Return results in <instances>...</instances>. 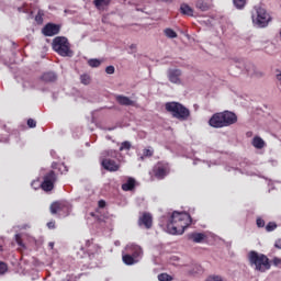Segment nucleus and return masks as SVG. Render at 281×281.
I'll use <instances>...</instances> for the list:
<instances>
[{
    "label": "nucleus",
    "instance_id": "nucleus-43",
    "mask_svg": "<svg viewBox=\"0 0 281 281\" xmlns=\"http://www.w3.org/2000/svg\"><path fill=\"white\" fill-rule=\"evenodd\" d=\"M61 168H67V167H65V165H60V166H59V170H60Z\"/></svg>",
    "mask_w": 281,
    "mask_h": 281
},
{
    "label": "nucleus",
    "instance_id": "nucleus-44",
    "mask_svg": "<svg viewBox=\"0 0 281 281\" xmlns=\"http://www.w3.org/2000/svg\"><path fill=\"white\" fill-rule=\"evenodd\" d=\"M131 48H132V49L135 48V45H132Z\"/></svg>",
    "mask_w": 281,
    "mask_h": 281
},
{
    "label": "nucleus",
    "instance_id": "nucleus-9",
    "mask_svg": "<svg viewBox=\"0 0 281 281\" xmlns=\"http://www.w3.org/2000/svg\"><path fill=\"white\" fill-rule=\"evenodd\" d=\"M56 181H58V176L56 175V171H47L44 175L43 181L41 183L42 190H44V192H52V190H54V183H56Z\"/></svg>",
    "mask_w": 281,
    "mask_h": 281
},
{
    "label": "nucleus",
    "instance_id": "nucleus-41",
    "mask_svg": "<svg viewBox=\"0 0 281 281\" xmlns=\"http://www.w3.org/2000/svg\"><path fill=\"white\" fill-rule=\"evenodd\" d=\"M48 247H50V249H54V241H50V243L48 244Z\"/></svg>",
    "mask_w": 281,
    "mask_h": 281
},
{
    "label": "nucleus",
    "instance_id": "nucleus-8",
    "mask_svg": "<svg viewBox=\"0 0 281 281\" xmlns=\"http://www.w3.org/2000/svg\"><path fill=\"white\" fill-rule=\"evenodd\" d=\"M126 250L128 251V254H125L122 256V260L124 265H127V266L135 265V262H137V258L142 256V247L137 245H132V246H128Z\"/></svg>",
    "mask_w": 281,
    "mask_h": 281
},
{
    "label": "nucleus",
    "instance_id": "nucleus-3",
    "mask_svg": "<svg viewBox=\"0 0 281 281\" xmlns=\"http://www.w3.org/2000/svg\"><path fill=\"white\" fill-rule=\"evenodd\" d=\"M248 260L255 267L256 271H260L261 273L271 269V261L265 254H258L256 250H252L248 254Z\"/></svg>",
    "mask_w": 281,
    "mask_h": 281
},
{
    "label": "nucleus",
    "instance_id": "nucleus-23",
    "mask_svg": "<svg viewBox=\"0 0 281 281\" xmlns=\"http://www.w3.org/2000/svg\"><path fill=\"white\" fill-rule=\"evenodd\" d=\"M235 8H237V10H243V8H245V5H247V0H233Z\"/></svg>",
    "mask_w": 281,
    "mask_h": 281
},
{
    "label": "nucleus",
    "instance_id": "nucleus-7",
    "mask_svg": "<svg viewBox=\"0 0 281 281\" xmlns=\"http://www.w3.org/2000/svg\"><path fill=\"white\" fill-rule=\"evenodd\" d=\"M252 23L258 25V27H267L269 25V21H271V15L267 13V10L262 7H255L252 15Z\"/></svg>",
    "mask_w": 281,
    "mask_h": 281
},
{
    "label": "nucleus",
    "instance_id": "nucleus-34",
    "mask_svg": "<svg viewBox=\"0 0 281 281\" xmlns=\"http://www.w3.org/2000/svg\"><path fill=\"white\" fill-rule=\"evenodd\" d=\"M27 126L29 128H36V122L34 121V119L27 120Z\"/></svg>",
    "mask_w": 281,
    "mask_h": 281
},
{
    "label": "nucleus",
    "instance_id": "nucleus-11",
    "mask_svg": "<svg viewBox=\"0 0 281 281\" xmlns=\"http://www.w3.org/2000/svg\"><path fill=\"white\" fill-rule=\"evenodd\" d=\"M138 227H144L145 229L153 228V214L148 212H143L138 217Z\"/></svg>",
    "mask_w": 281,
    "mask_h": 281
},
{
    "label": "nucleus",
    "instance_id": "nucleus-1",
    "mask_svg": "<svg viewBox=\"0 0 281 281\" xmlns=\"http://www.w3.org/2000/svg\"><path fill=\"white\" fill-rule=\"evenodd\" d=\"M190 225H192V216L190 214L175 211L167 224V231L172 235H181Z\"/></svg>",
    "mask_w": 281,
    "mask_h": 281
},
{
    "label": "nucleus",
    "instance_id": "nucleus-25",
    "mask_svg": "<svg viewBox=\"0 0 281 281\" xmlns=\"http://www.w3.org/2000/svg\"><path fill=\"white\" fill-rule=\"evenodd\" d=\"M158 280L159 281H172L175 279L172 278V276H170L166 272H162V273L158 274Z\"/></svg>",
    "mask_w": 281,
    "mask_h": 281
},
{
    "label": "nucleus",
    "instance_id": "nucleus-38",
    "mask_svg": "<svg viewBox=\"0 0 281 281\" xmlns=\"http://www.w3.org/2000/svg\"><path fill=\"white\" fill-rule=\"evenodd\" d=\"M47 227H48V229H55L56 228V222H48Z\"/></svg>",
    "mask_w": 281,
    "mask_h": 281
},
{
    "label": "nucleus",
    "instance_id": "nucleus-4",
    "mask_svg": "<svg viewBox=\"0 0 281 281\" xmlns=\"http://www.w3.org/2000/svg\"><path fill=\"white\" fill-rule=\"evenodd\" d=\"M165 109L167 113H170L172 117L180 122L190 120V110L179 102H167Z\"/></svg>",
    "mask_w": 281,
    "mask_h": 281
},
{
    "label": "nucleus",
    "instance_id": "nucleus-27",
    "mask_svg": "<svg viewBox=\"0 0 281 281\" xmlns=\"http://www.w3.org/2000/svg\"><path fill=\"white\" fill-rule=\"evenodd\" d=\"M88 65H89V67H93V68L100 67L102 65V60H100V59H89Z\"/></svg>",
    "mask_w": 281,
    "mask_h": 281
},
{
    "label": "nucleus",
    "instance_id": "nucleus-10",
    "mask_svg": "<svg viewBox=\"0 0 281 281\" xmlns=\"http://www.w3.org/2000/svg\"><path fill=\"white\" fill-rule=\"evenodd\" d=\"M170 172V166L168 162H157L153 168V173L156 179H166L167 175Z\"/></svg>",
    "mask_w": 281,
    "mask_h": 281
},
{
    "label": "nucleus",
    "instance_id": "nucleus-33",
    "mask_svg": "<svg viewBox=\"0 0 281 281\" xmlns=\"http://www.w3.org/2000/svg\"><path fill=\"white\" fill-rule=\"evenodd\" d=\"M256 224H257V227L262 228L265 227V220H262L261 217H257Z\"/></svg>",
    "mask_w": 281,
    "mask_h": 281
},
{
    "label": "nucleus",
    "instance_id": "nucleus-37",
    "mask_svg": "<svg viewBox=\"0 0 281 281\" xmlns=\"http://www.w3.org/2000/svg\"><path fill=\"white\" fill-rule=\"evenodd\" d=\"M98 206L101 207V209L106 207V201L100 200V201L98 202Z\"/></svg>",
    "mask_w": 281,
    "mask_h": 281
},
{
    "label": "nucleus",
    "instance_id": "nucleus-26",
    "mask_svg": "<svg viewBox=\"0 0 281 281\" xmlns=\"http://www.w3.org/2000/svg\"><path fill=\"white\" fill-rule=\"evenodd\" d=\"M164 32L167 38H177V32H175V30L166 29Z\"/></svg>",
    "mask_w": 281,
    "mask_h": 281
},
{
    "label": "nucleus",
    "instance_id": "nucleus-2",
    "mask_svg": "<svg viewBox=\"0 0 281 281\" xmlns=\"http://www.w3.org/2000/svg\"><path fill=\"white\" fill-rule=\"evenodd\" d=\"M238 122V116L232 111L218 112L212 115L209 120V124L213 128H225L232 126Z\"/></svg>",
    "mask_w": 281,
    "mask_h": 281
},
{
    "label": "nucleus",
    "instance_id": "nucleus-19",
    "mask_svg": "<svg viewBox=\"0 0 281 281\" xmlns=\"http://www.w3.org/2000/svg\"><path fill=\"white\" fill-rule=\"evenodd\" d=\"M65 202H54L50 204V214H58L65 210Z\"/></svg>",
    "mask_w": 281,
    "mask_h": 281
},
{
    "label": "nucleus",
    "instance_id": "nucleus-15",
    "mask_svg": "<svg viewBox=\"0 0 281 281\" xmlns=\"http://www.w3.org/2000/svg\"><path fill=\"white\" fill-rule=\"evenodd\" d=\"M136 186L137 181H135L134 178H128L127 181L121 186V189L123 192H133Z\"/></svg>",
    "mask_w": 281,
    "mask_h": 281
},
{
    "label": "nucleus",
    "instance_id": "nucleus-13",
    "mask_svg": "<svg viewBox=\"0 0 281 281\" xmlns=\"http://www.w3.org/2000/svg\"><path fill=\"white\" fill-rule=\"evenodd\" d=\"M181 69H169L168 71V78L169 81L172 82V85H181Z\"/></svg>",
    "mask_w": 281,
    "mask_h": 281
},
{
    "label": "nucleus",
    "instance_id": "nucleus-17",
    "mask_svg": "<svg viewBox=\"0 0 281 281\" xmlns=\"http://www.w3.org/2000/svg\"><path fill=\"white\" fill-rule=\"evenodd\" d=\"M251 145L254 146V148H257V150H262V148L267 146V143H265V139H262V137L255 136L252 138Z\"/></svg>",
    "mask_w": 281,
    "mask_h": 281
},
{
    "label": "nucleus",
    "instance_id": "nucleus-30",
    "mask_svg": "<svg viewBox=\"0 0 281 281\" xmlns=\"http://www.w3.org/2000/svg\"><path fill=\"white\" fill-rule=\"evenodd\" d=\"M8 272V263L0 261V274L3 276V273Z\"/></svg>",
    "mask_w": 281,
    "mask_h": 281
},
{
    "label": "nucleus",
    "instance_id": "nucleus-5",
    "mask_svg": "<svg viewBox=\"0 0 281 281\" xmlns=\"http://www.w3.org/2000/svg\"><path fill=\"white\" fill-rule=\"evenodd\" d=\"M109 157H117V151L114 149H108L101 153L100 161L102 169L108 172H117L121 168L120 164Z\"/></svg>",
    "mask_w": 281,
    "mask_h": 281
},
{
    "label": "nucleus",
    "instance_id": "nucleus-39",
    "mask_svg": "<svg viewBox=\"0 0 281 281\" xmlns=\"http://www.w3.org/2000/svg\"><path fill=\"white\" fill-rule=\"evenodd\" d=\"M276 249H281V239H277L274 243Z\"/></svg>",
    "mask_w": 281,
    "mask_h": 281
},
{
    "label": "nucleus",
    "instance_id": "nucleus-12",
    "mask_svg": "<svg viewBox=\"0 0 281 281\" xmlns=\"http://www.w3.org/2000/svg\"><path fill=\"white\" fill-rule=\"evenodd\" d=\"M43 34L44 36H56V34H60V25L55 23H47L43 27Z\"/></svg>",
    "mask_w": 281,
    "mask_h": 281
},
{
    "label": "nucleus",
    "instance_id": "nucleus-42",
    "mask_svg": "<svg viewBox=\"0 0 281 281\" xmlns=\"http://www.w3.org/2000/svg\"><path fill=\"white\" fill-rule=\"evenodd\" d=\"M16 241H18V245H21V240L19 239V235H16Z\"/></svg>",
    "mask_w": 281,
    "mask_h": 281
},
{
    "label": "nucleus",
    "instance_id": "nucleus-22",
    "mask_svg": "<svg viewBox=\"0 0 281 281\" xmlns=\"http://www.w3.org/2000/svg\"><path fill=\"white\" fill-rule=\"evenodd\" d=\"M180 12L181 14H186L187 16H194V10H192V8H190V5L186 3L181 4Z\"/></svg>",
    "mask_w": 281,
    "mask_h": 281
},
{
    "label": "nucleus",
    "instance_id": "nucleus-28",
    "mask_svg": "<svg viewBox=\"0 0 281 281\" xmlns=\"http://www.w3.org/2000/svg\"><path fill=\"white\" fill-rule=\"evenodd\" d=\"M276 229H278V224H276V222H269L266 225V232H276Z\"/></svg>",
    "mask_w": 281,
    "mask_h": 281
},
{
    "label": "nucleus",
    "instance_id": "nucleus-24",
    "mask_svg": "<svg viewBox=\"0 0 281 281\" xmlns=\"http://www.w3.org/2000/svg\"><path fill=\"white\" fill-rule=\"evenodd\" d=\"M80 82L81 85H91V76L87 75V74H83L80 76Z\"/></svg>",
    "mask_w": 281,
    "mask_h": 281
},
{
    "label": "nucleus",
    "instance_id": "nucleus-31",
    "mask_svg": "<svg viewBox=\"0 0 281 281\" xmlns=\"http://www.w3.org/2000/svg\"><path fill=\"white\" fill-rule=\"evenodd\" d=\"M43 16H44L43 11H38L37 14L35 15L36 23H43Z\"/></svg>",
    "mask_w": 281,
    "mask_h": 281
},
{
    "label": "nucleus",
    "instance_id": "nucleus-21",
    "mask_svg": "<svg viewBox=\"0 0 281 281\" xmlns=\"http://www.w3.org/2000/svg\"><path fill=\"white\" fill-rule=\"evenodd\" d=\"M195 8L201 10V12H207V10H210V4L205 2V0H198L195 2Z\"/></svg>",
    "mask_w": 281,
    "mask_h": 281
},
{
    "label": "nucleus",
    "instance_id": "nucleus-6",
    "mask_svg": "<svg viewBox=\"0 0 281 281\" xmlns=\"http://www.w3.org/2000/svg\"><path fill=\"white\" fill-rule=\"evenodd\" d=\"M52 47L56 54L63 56L64 58L67 56H71L74 54L71 52V44L69 40L65 36H57L53 40Z\"/></svg>",
    "mask_w": 281,
    "mask_h": 281
},
{
    "label": "nucleus",
    "instance_id": "nucleus-32",
    "mask_svg": "<svg viewBox=\"0 0 281 281\" xmlns=\"http://www.w3.org/2000/svg\"><path fill=\"white\" fill-rule=\"evenodd\" d=\"M155 155V150L153 149H144L143 150V157H153Z\"/></svg>",
    "mask_w": 281,
    "mask_h": 281
},
{
    "label": "nucleus",
    "instance_id": "nucleus-29",
    "mask_svg": "<svg viewBox=\"0 0 281 281\" xmlns=\"http://www.w3.org/2000/svg\"><path fill=\"white\" fill-rule=\"evenodd\" d=\"M122 150H131V143L128 140H125L121 144L120 151Z\"/></svg>",
    "mask_w": 281,
    "mask_h": 281
},
{
    "label": "nucleus",
    "instance_id": "nucleus-40",
    "mask_svg": "<svg viewBox=\"0 0 281 281\" xmlns=\"http://www.w3.org/2000/svg\"><path fill=\"white\" fill-rule=\"evenodd\" d=\"M161 1L162 3H172V0H158Z\"/></svg>",
    "mask_w": 281,
    "mask_h": 281
},
{
    "label": "nucleus",
    "instance_id": "nucleus-36",
    "mask_svg": "<svg viewBox=\"0 0 281 281\" xmlns=\"http://www.w3.org/2000/svg\"><path fill=\"white\" fill-rule=\"evenodd\" d=\"M272 263L274 265V267H280V265H281V259L278 258V257H274V258L272 259Z\"/></svg>",
    "mask_w": 281,
    "mask_h": 281
},
{
    "label": "nucleus",
    "instance_id": "nucleus-16",
    "mask_svg": "<svg viewBox=\"0 0 281 281\" xmlns=\"http://www.w3.org/2000/svg\"><path fill=\"white\" fill-rule=\"evenodd\" d=\"M42 82H56L58 80V76L54 71L44 72L41 78Z\"/></svg>",
    "mask_w": 281,
    "mask_h": 281
},
{
    "label": "nucleus",
    "instance_id": "nucleus-20",
    "mask_svg": "<svg viewBox=\"0 0 281 281\" xmlns=\"http://www.w3.org/2000/svg\"><path fill=\"white\" fill-rule=\"evenodd\" d=\"M93 5L97 10H104V8L111 5V0H93Z\"/></svg>",
    "mask_w": 281,
    "mask_h": 281
},
{
    "label": "nucleus",
    "instance_id": "nucleus-14",
    "mask_svg": "<svg viewBox=\"0 0 281 281\" xmlns=\"http://www.w3.org/2000/svg\"><path fill=\"white\" fill-rule=\"evenodd\" d=\"M115 100L121 106H135V101L126 95L116 94Z\"/></svg>",
    "mask_w": 281,
    "mask_h": 281
},
{
    "label": "nucleus",
    "instance_id": "nucleus-35",
    "mask_svg": "<svg viewBox=\"0 0 281 281\" xmlns=\"http://www.w3.org/2000/svg\"><path fill=\"white\" fill-rule=\"evenodd\" d=\"M105 74H109V75L115 74V67H113V66H108V67L105 68Z\"/></svg>",
    "mask_w": 281,
    "mask_h": 281
},
{
    "label": "nucleus",
    "instance_id": "nucleus-18",
    "mask_svg": "<svg viewBox=\"0 0 281 281\" xmlns=\"http://www.w3.org/2000/svg\"><path fill=\"white\" fill-rule=\"evenodd\" d=\"M188 240H192V243H203V240H205V234L191 233L188 235Z\"/></svg>",
    "mask_w": 281,
    "mask_h": 281
}]
</instances>
